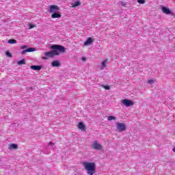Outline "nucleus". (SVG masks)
<instances>
[{"instance_id":"nucleus-7","label":"nucleus","mask_w":175,"mask_h":175,"mask_svg":"<svg viewBox=\"0 0 175 175\" xmlns=\"http://www.w3.org/2000/svg\"><path fill=\"white\" fill-rule=\"evenodd\" d=\"M109 65V59H104L100 64V70H103Z\"/></svg>"},{"instance_id":"nucleus-12","label":"nucleus","mask_w":175,"mask_h":175,"mask_svg":"<svg viewBox=\"0 0 175 175\" xmlns=\"http://www.w3.org/2000/svg\"><path fill=\"white\" fill-rule=\"evenodd\" d=\"M42 66H31L30 69H32V70H41Z\"/></svg>"},{"instance_id":"nucleus-18","label":"nucleus","mask_w":175,"mask_h":175,"mask_svg":"<svg viewBox=\"0 0 175 175\" xmlns=\"http://www.w3.org/2000/svg\"><path fill=\"white\" fill-rule=\"evenodd\" d=\"M27 53H33V51H36V49L32 47L28 48L27 49Z\"/></svg>"},{"instance_id":"nucleus-21","label":"nucleus","mask_w":175,"mask_h":175,"mask_svg":"<svg viewBox=\"0 0 175 175\" xmlns=\"http://www.w3.org/2000/svg\"><path fill=\"white\" fill-rule=\"evenodd\" d=\"M137 2L140 5H144V3H146V1L145 0H137Z\"/></svg>"},{"instance_id":"nucleus-22","label":"nucleus","mask_w":175,"mask_h":175,"mask_svg":"<svg viewBox=\"0 0 175 175\" xmlns=\"http://www.w3.org/2000/svg\"><path fill=\"white\" fill-rule=\"evenodd\" d=\"M36 25L33 24H29V29H32V28H35Z\"/></svg>"},{"instance_id":"nucleus-15","label":"nucleus","mask_w":175,"mask_h":175,"mask_svg":"<svg viewBox=\"0 0 175 175\" xmlns=\"http://www.w3.org/2000/svg\"><path fill=\"white\" fill-rule=\"evenodd\" d=\"M155 81H157L155 80V79L152 78L150 79H148L147 81V84H149L150 85H152L154 84V83H155Z\"/></svg>"},{"instance_id":"nucleus-6","label":"nucleus","mask_w":175,"mask_h":175,"mask_svg":"<svg viewBox=\"0 0 175 175\" xmlns=\"http://www.w3.org/2000/svg\"><path fill=\"white\" fill-rule=\"evenodd\" d=\"M116 130L118 132H125L126 131V125L122 122L116 123Z\"/></svg>"},{"instance_id":"nucleus-17","label":"nucleus","mask_w":175,"mask_h":175,"mask_svg":"<svg viewBox=\"0 0 175 175\" xmlns=\"http://www.w3.org/2000/svg\"><path fill=\"white\" fill-rule=\"evenodd\" d=\"M25 64H26L25 59H24L17 62L18 65H25Z\"/></svg>"},{"instance_id":"nucleus-2","label":"nucleus","mask_w":175,"mask_h":175,"mask_svg":"<svg viewBox=\"0 0 175 175\" xmlns=\"http://www.w3.org/2000/svg\"><path fill=\"white\" fill-rule=\"evenodd\" d=\"M82 165L88 175H94L96 173V163L84 161Z\"/></svg>"},{"instance_id":"nucleus-14","label":"nucleus","mask_w":175,"mask_h":175,"mask_svg":"<svg viewBox=\"0 0 175 175\" xmlns=\"http://www.w3.org/2000/svg\"><path fill=\"white\" fill-rule=\"evenodd\" d=\"M80 5H81L80 1H75L74 3H72V8H77V6H80Z\"/></svg>"},{"instance_id":"nucleus-27","label":"nucleus","mask_w":175,"mask_h":175,"mask_svg":"<svg viewBox=\"0 0 175 175\" xmlns=\"http://www.w3.org/2000/svg\"><path fill=\"white\" fill-rule=\"evenodd\" d=\"M21 49L22 50H24V49H27V46H26V45L22 46L21 47Z\"/></svg>"},{"instance_id":"nucleus-25","label":"nucleus","mask_w":175,"mask_h":175,"mask_svg":"<svg viewBox=\"0 0 175 175\" xmlns=\"http://www.w3.org/2000/svg\"><path fill=\"white\" fill-rule=\"evenodd\" d=\"M6 55L7 57H12V53H10V52H6Z\"/></svg>"},{"instance_id":"nucleus-20","label":"nucleus","mask_w":175,"mask_h":175,"mask_svg":"<svg viewBox=\"0 0 175 175\" xmlns=\"http://www.w3.org/2000/svg\"><path fill=\"white\" fill-rule=\"evenodd\" d=\"M8 43H10V44H14L17 43V41L16 40H9Z\"/></svg>"},{"instance_id":"nucleus-13","label":"nucleus","mask_w":175,"mask_h":175,"mask_svg":"<svg viewBox=\"0 0 175 175\" xmlns=\"http://www.w3.org/2000/svg\"><path fill=\"white\" fill-rule=\"evenodd\" d=\"M61 65V63H59V61H53L52 63H51V66L53 67V68H55V67H58Z\"/></svg>"},{"instance_id":"nucleus-24","label":"nucleus","mask_w":175,"mask_h":175,"mask_svg":"<svg viewBox=\"0 0 175 175\" xmlns=\"http://www.w3.org/2000/svg\"><path fill=\"white\" fill-rule=\"evenodd\" d=\"M26 53H27V49L25 50V51H21V54H22V55H24V54H25Z\"/></svg>"},{"instance_id":"nucleus-4","label":"nucleus","mask_w":175,"mask_h":175,"mask_svg":"<svg viewBox=\"0 0 175 175\" xmlns=\"http://www.w3.org/2000/svg\"><path fill=\"white\" fill-rule=\"evenodd\" d=\"M92 148L96 151H102V150H103V146H102L99 142L95 140L92 144Z\"/></svg>"},{"instance_id":"nucleus-19","label":"nucleus","mask_w":175,"mask_h":175,"mask_svg":"<svg viewBox=\"0 0 175 175\" xmlns=\"http://www.w3.org/2000/svg\"><path fill=\"white\" fill-rule=\"evenodd\" d=\"M102 88H104L105 90H110L111 87L108 85H101Z\"/></svg>"},{"instance_id":"nucleus-5","label":"nucleus","mask_w":175,"mask_h":175,"mask_svg":"<svg viewBox=\"0 0 175 175\" xmlns=\"http://www.w3.org/2000/svg\"><path fill=\"white\" fill-rule=\"evenodd\" d=\"M135 105V102L132 100L129 99H122V106H124L125 107H131Z\"/></svg>"},{"instance_id":"nucleus-9","label":"nucleus","mask_w":175,"mask_h":175,"mask_svg":"<svg viewBox=\"0 0 175 175\" xmlns=\"http://www.w3.org/2000/svg\"><path fill=\"white\" fill-rule=\"evenodd\" d=\"M161 9L163 13H164V14H172V10H170L169 8L165 6H162Z\"/></svg>"},{"instance_id":"nucleus-11","label":"nucleus","mask_w":175,"mask_h":175,"mask_svg":"<svg viewBox=\"0 0 175 175\" xmlns=\"http://www.w3.org/2000/svg\"><path fill=\"white\" fill-rule=\"evenodd\" d=\"M94 42V38H88L87 40L84 42V46H91Z\"/></svg>"},{"instance_id":"nucleus-1","label":"nucleus","mask_w":175,"mask_h":175,"mask_svg":"<svg viewBox=\"0 0 175 175\" xmlns=\"http://www.w3.org/2000/svg\"><path fill=\"white\" fill-rule=\"evenodd\" d=\"M53 51L45 52L44 55L46 57H54V55H59V53H64L65 47L61 45L53 44L51 46Z\"/></svg>"},{"instance_id":"nucleus-8","label":"nucleus","mask_w":175,"mask_h":175,"mask_svg":"<svg viewBox=\"0 0 175 175\" xmlns=\"http://www.w3.org/2000/svg\"><path fill=\"white\" fill-rule=\"evenodd\" d=\"M77 128L82 132H85V131H87V127L85 126V124H84V123L81 122H79Z\"/></svg>"},{"instance_id":"nucleus-28","label":"nucleus","mask_w":175,"mask_h":175,"mask_svg":"<svg viewBox=\"0 0 175 175\" xmlns=\"http://www.w3.org/2000/svg\"><path fill=\"white\" fill-rule=\"evenodd\" d=\"M42 59H48L47 57H42Z\"/></svg>"},{"instance_id":"nucleus-23","label":"nucleus","mask_w":175,"mask_h":175,"mask_svg":"<svg viewBox=\"0 0 175 175\" xmlns=\"http://www.w3.org/2000/svg\"><path fill=\"white\" fill-rule=\"evenodd\" d=\"M81 61H83V62H85V61H87V57H82L81 58Z\"/></svg>"},{"instance_id":"nucleus-16","label":"nucleus","mask_w":175,"mask_h":175,"mask_svg":"<svg viewBox=\"0 0 175 175\" xmlns=\"http://www.w3.org/2000/svg\"><path fill=\"white\" fill-rule=\"evenodd\" d=\"M117 118L114 116H109L107 117V121H116Z\"/></svg>"},{"instance_id":"nucleus-26","label":"nucleus","mask_w":175,"mask_h":175,"mask_svg":"<svg viewBox=\"0 0 175 175\" xmlns=\"http://www.w3.org/2000/svg\"><path fill=\"white\" fill-rule=\"evenodd\" d=\"M49 146H51V147H54V142H49Z\"/></svg>"},{"instance_id":"nucleus-29","label":"nucleus","mask_w":175,"mask_h":175,"mask_svg":"<svg viewBox=\"0 0 175 175\" xmlns=\"http://www.w3.org/2000/svg\"><path fill=\"white\" fill-rule=\"evenodd\" d=\"M173 152L175 153V147L172 149Z\"/></svg>"},{"instance_id":"nucleus-3","label":"nucleus","mask_w":175,"mask_h":175,"mask_svg":"<svg viewBox=\"0 0 175 175\" xmlns=\"http://www.w3.org/2000/svg\"><path fill=\"white\" fill-rule=\"evenodd\" d=\"M61 8L57 5H51L49 7L48 12L51 14V18H61Z\"/></svg>"},{"instance_id":"nucleus-10","label":"nucleus","mask_w":175,"mask_h":175,"mask_svg":"<svg viewBox=\"0 0 175 175\" xmlns=\"http://www.w3.org/2000/svg\"><path fill=\"white\" fill-rule=\"evenodd\" d=\"M8 150H18V145L16 144H10L8 145Z\"/></svg>"}]
</instances>
